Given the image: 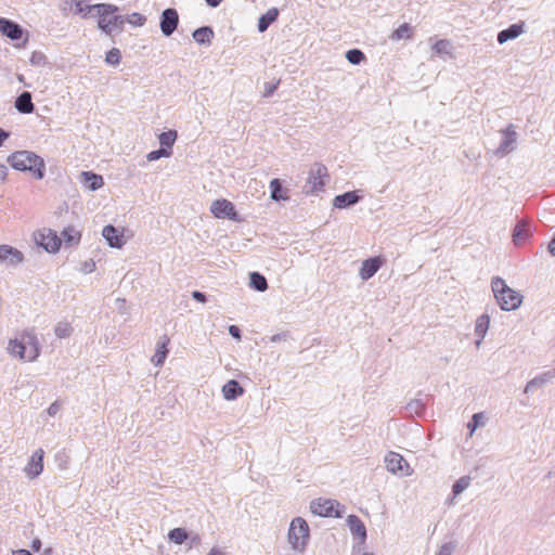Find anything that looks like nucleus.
<instances>
[{
  "label": "nucleus",
  "mask_w": 555,
  "mask_h": 555,
  "mask_svg": "<svg viewBox=\"0 0 555 555\" xmlns=\"http://www.w3.org/2000/svg\"><path fill=\"white\" fill-rule=\"evenodd\" d=\"M94 17H98V27L107 36L120 34L125 26V16L118 15V7L109 3L94 4Z\"/></svg>",
  "instance_id": "f257e3e1"
},
{
  "label": "nucleus",
  "mask_w": 555,
  "mask_h": 555,
  "mask_svg": "<svg viewBox=\"0 0 555 555\" xmlns=\"http://www.w3.org/2000/svg\"><path fill=\"white\" fill-rule=\"evenodd\" d=\"M491 288L499 307L504 311H514L522 304V295L512 289L500 276L491 281Z\"/></svg>",
  "instance_id": "f03ea898"
},
{
  "label": "nucleus",
  "mask_w": 555,
  "mask_h": 555,
  "mask_svg": "<svg viewBox=\"0 0 555 555\" xmlns=\"http://www.w3.org/2000/svg\"><path fill=\"white\" fill-rule=\"evenodd\" d=\"M8 162L11 166L21 171H31L36 179L44 177L46 165L43 159L30 151H17L9 156Z\"/></svg>",
  "instance_id": "7ed1b4c3"
},
{
  "label": "nucleus",
  "mask_w": 555,
  "mask_h": 555,
  "mask_svg": "<svg viewBox=\"0 0 555 555\" xmlns=\"http://www.w3.org/2000/svg\"><path fill=\"white\" fill-rule=\"evenodd\" d=\"M310 539V528L302 517H295L291 521L287 540L295 552L304 553Z\"/></svg>",
  "instance_id": "20e7f679"
},
{
  "label": "nucleus",
  "mask_w": 555,
  "mask_h": 555,
  "mask_svg": "<svg viewBox=\"0 0 555 555\" xmlns=\"http://www.w3.org/2000/svg\"><path fill=\"white\" fill-rule=\"evenodd\" d=\"M35 243L48 253H56L60 249L62 240L57 233L51 229L43 228L34 233Z\"/></svg>",
  "instance_id": "39448f33"
},
{
  "label": "nucleus",
  "mask_w": 555,
  "mask_h": 555,
  "mask_svg": "<svg viewBox=\"0 0 555 555\" xmlns=\"http://www.w3.org/2000/svg\"><path fill=\"white\" fill-rule=\"evenodd\" d=\"M339 507L340 504L331 499L319 498L310 503L311 512L321 517H341V513L338 511Z\"/></svg>",
  "instance_id": "423d86ee"
},
{
  "label": "nucleus",
  "mask_w": 555,
  "mask_h": 555,
  "mask_svg": "<svg viewBox=\"0 0 555 555\" xmlns=\"http://www.w3.org/2000/svg\"><path fill=\"white\" fill-rule=\"evenodd\" d=\"M385 465L387 470L391 474L411 476L413 473L405 459L397 452L387 453V455L385 456Z\"/></svg>",
  "instance_id": "0eeeda50"
},
{
  "label": "nucleus",
  "mask_w": 555,
  "mask_h": 555,
  "mask_svg": "<svg viewBox=\"0 0 555 555\" xmlns=\"http://www.w3.org/2000/svg\"><path fill=\"white\" fill-rule=\"evenodd\" d=\"M210 211L216 218H228L233 221L240 220L234 205L228 199L214 201L210 206Z\"/></svg>",
  "instance_id": "6e6552de"
},
{
  "label": "nucleus",
  "mask_w": 555,
  "mask_h": 555,
  "mask_svg": "<svg viewBox=\"0 0 555 555\" xmlns=\"http://www.w3.org/2000/svg\"><path fill=\"white\" fill-rule=\"evenodd\" d=\"M501 133L503 138L495 151V155L498 156H504L514 151L518 138L515 126L513 124H509L504 130L501 131Z\"/></svg>",
  "instance_id": "1a4fd4ad"
},
{
  "label": "nucleus",
  "mask_w": 555,
  "mask_h": 555,
  "mask_svg": "<svg viewBox=\"0 0 555 555\" xmlns=\"http://www.w3.org/2000/svg\"><path fill=\"white\" fill-rule=\"evenodd\" d=\"M179 25V14L176 9L168 8L162 12L159 27L164 36H171Z\"/></svg>",
  "instance_id": "9d476101"
},
{
  "label": "nucleus",
  "mask_w": 555,
  "mask_h": 555,
  "mask_svg": "<svg viewBox=\"0 0 555 555\" xmlns=\"http://www.w3.org/2000/svg\"><path fill=\"white\" fill-rule=\"evenodd\" d=\"M89 2L90 0H63V11L68 10L82 18L94 17L95 10H91L94 4Z\"/></svg>",
  "instance_id": "9b49d317"
},
{
  "label": "nucleus",
  "mask_w": 555,
  "mask_h": 555,
  "mask_svg": "<svg viewBox=\"0 0 555 555\" xmlns=\"http://www.w3.org/2000/svg\"><path fill=\"white\" fill-rule=\"evenodd\" d=\"M43 455L44 451L42 449L36 450L30 456L27 465L25 466V474L30 479L38 477L43 470Z\"/></svg>",
  "instance_id": "f8f14e48"
},
{
  "label": "nucleus",
  "mask_w": 555,
  "mask_h": 555,
  "mask_svg": "<svg viewBox=\"0 0 555 555\" xmlns=\"http://www.w3.org/2000/svg\"><path fill=\"white\" fill-rule=\"evenodd\" d=\"M327 177V169L322 164H314L309 172L308 183L311 185V192L318 191L324 186V178Z\"/></svg>",
  "instance_id": "ddd939ff"
},
{
  "label": "nucleus",
  "mask_w": 555,
  "mask_h": 555,
  "mask_svg": "<svg viewBox=\"0 0 555 555\" xmlns=\"http://www.w3.org/2000/svg\"><path fill=\"white\" fill-rule=\"evenodd\" d=\"M384 259L382 257H372L364 260L361 264L359 275L363 281L370 280L383 266Z\"/></svg>",
  "instance_id": "4468645a"
},
{
  "label": "nucleus",
  "mask_w": 555,
  "mask_h": 555,
  "mask_svg": "<svg viewBox=\"0 0 555 555\" xmlns=\"http://www.w3.org/2000/svg\"><path fill=\"white\" fill-rule=\"evenodd\" d=\"M0 33L11 40H18L24 34V29L17 23L5 17H0Z\"/></svg>",
  "instance_id": "2eb2a0df"
},
{
  "label": "nucleus",
  "mask_w": 555,
  "mask_h": 555,
  "mask_svg": "<svg viewBox=\"0 0 555 555\" xmlns=\"http://www.w3.org/2000/svg\"><path fill=\"white\" fill-rule=\"evenodd\" d=\"M102 235L107 241L108 245L114 248H121L126 243L122 231L112 224L103 228Z\"/></svg>",
  "instance_id": "dca6fc26"
},
{
  "label": "nucleus",
  "mask_w": 555,
  "mask_h": 555,
  "mask_svg": "<svg viewBox=\"0 0 555 555\" xmlns=\"http://www.w3.org/2000/svg\"><path fill=\"white\" fill-rule=\"evenodd\" d=\"M23 344L26 347V360L34 361L39 356V343L34 333L26 332L22 335Z\"/></svg>",
  "instance_id": "f3484780"
},
{
  "label": "nucleus",
  "mask_w": 555,
  "mask_h": 555,
  "mask_svg": "<svg viewBox=\"0 0 555 555\" xmlns=\"http://www.w3.org/2000/svg\"><path fill=\"white\" fill-rule=\"evenodd\" d=\"M360 199L361 196L358 195L357 191H349L335 196L333 205L335 208L344 209L352 205H356L357 203L360 202Z\"/></svg>",
  "instance_id": "a211bd4d"
},
{
  "label": "nucleus",
  "mask_w": 555,
  "mask_h": 555,
  "mask_svg": "<svg viewBox=\"0 0 555 555\" xmlns=\"http://www.w3.org/2000/svg\"><path fill=\"white\" fill-rule=\"evenodd\" d=\"M0 260H9L12 264H18L24 260V255L12 246L0 245Z\"/></svg>",
  "instance_id": "6ab92c4d"
},
{
  "label": "nucleus",
  "mask_w": 555,
  "mask_h": 555,
  "mask_svg": "<svg viewBox=\"0 0 555 555\" xmlns=\"http://www.w3.org/2000/svg\"><path fill=\"white\" fill-rule=\"evenodd\" d=\"M244 393L243 387L240 385V383L235 379L228 380L222 386V395L223 398L228 401H232L237 399L240 396Z\"/></svg>",
  "instance_id": "aec40b11"
},
{
  "label": "nucleus",
  "mask_w": 555,
  "mask_h": 555,
  "mask_svg": "<svg viewBox=\"0 0 555 555\" xmlns=\"http://www.w3.org/2000/svg\"><path fill=\"white\" fill-rule=\"evenodd\" d=\"M15 108L22 114H30L35 109V105L33 103L31 93L28 91L22 92L15 100L14 103Z\"/></svg>",
  "instance_id": "412c9836"
},
{
  "label": "nucleus",
  "mask_w": 555,
  "mask_h": 555,
  "mask_svg": "<svg viewBox=\"0 0 555 555\" xmlns=\"http://www.w3.org/2000/svg\"><path fill=\"white\" fill-rule=\"evenodd\" d=\"M169 343L168 336L164 335L160 337L159 341L157 343V349L152 357V362L155 366H162L167 358L168 349L167 345Z\"/></svg>",
  "instance_id": "4be33fe9"
},
{
  "label": "nucleus",
  "mask_w": 555,
  "mask_h": 555,
  "mask_svg": "<svg viewBox=\"0 0 555 555\" xmlns=\"http://www.w3.org/2000/svg\"><path fill=\"white\" fill-rule=\"evenodd\" d=\"M553 378H555V369L547 371V372L532 378L531 380H529L527 383L524 391H525V393H529L534 388L543 387L546 383H548Z\"/></svg>",
  "instance_id": "5701e85b"
},
{
  "label": "nucleus",
  "mask_w": 555,
  "mask_h": 555,
  "mask_svg": "<svg viewBox=\"0 0 555 555\" xmlns=\"http://www.w3.org/2000/svg\"><path fill=\"white\" fill-rule=\"evenodd\" d=\"M530 236L529 224L526 220H520L513 230V242L516 245L522 244Z\"/></svg>",
  "instance_id": "b1692460"
},
{
  "label": "nucleus",
  "mask_w": 555,
  "mask_h": 555,
  "mask_svg": "<svg viewBox=\"0 0 555 555\" xmlns=\"http://www.w3.org/2000/svg\"><path fill=\"white\" fill-rule=\"evenodd\" d=\"M522 25L513 24L508 28L501 30L498 34V42L500 44L505 43L508 40L515 39L522 34Z\"/></svg>",
  "instance_id": "393cba45"
},
{
  "label": "nucleus",
  "mask_w": 555,
  "mask_h": 555,
  "mask_svg": "<svg viewBox=\"0 0 555 555\" xmlns=\"http://www.w3.org/2000/svg\"><path fill=\"white\" fill-rule=\"evenodd\" d=\"M81 177L85 188L90 191H96L104 184L103 178L100 175L85 171L81 173Z\"/></svg>",
  "instance_id": "a878e982"
},
{
  "label": "nucleus",
  "mask_w": 555,
  "mask_h": 555,
  "mask_svg": "<svg viewBox=\"0 0 555 555\" xmlns=\"http://www.w3.org/2000/svg\"><path fill=\"white\" fill-rule=\"evenodd\" d=\"M278 16L279 11L275 8L269 9L264 14H262L258 20L259 33H264L270 25L276 21Z\"/></svg>",
  "instance_id": "bb28decb"
},
{
  "label": "nucleus",
  "mask_w": 555,
  "mask_h": 555,
  "mask_svg": "<svg viewBox=\"0 0 555 555\" xmlns=\"http://www.w3.org/2000/svg\"><path fill=\"white\" fill-rule=\"evenodd\" d=\"M193 39L199 44H210L214 31L209 26H202L193 31Z\"/></svg>",
  "instance_id": "cd10ccee"
},
{
  "label": "nucleus",
  "mask_w": 555,
  "mask_h": 555,
  "mask_svg": "<svg viewBox=\"0 0 555 555\" xmlns=\"http://www.w3.org/2000/svg\"><path fill=\"white\" fill-rule=\"evenodd\" d=\"M347 522L349 525L350 531L362 539L366 538V529L363 521L356 515H349Z\"/></svg>",
  "instance_id": "c85d7f7f"
},
{
  "label": "nucleus",
  "mask_w": 555,
  "mask_h": 555,
  "mask_svg": "<svg viewBox=\"0 0 555 555\" xmlns=\"http://www.w3.org/2000/svg\"><path fill=\"white\" fill-rule=\"evenodd\" d=\"M249 286L257 292H264L268 289V282L259 272H251L249 274Z\"/></svg>",
  "instance_id": "c756f323"
},
{
  "label": "nucleus",
  "mask_w": 555,
  "mask_h": 555,
  "mask_svg": "<svg viewBox=\"0 0 555 555\" xmlns=\"http://www.w3.org/2000/svg\"><path fill=\"white\" fill-rule=\"evenodd\" d=\"M490 325V317L486 313L477 318L475 324V334L481 339L485 338Z\"/></svg>",
  "instance_id": "7c9ffc66"
},
{
  "label": "nucleus",
  "mask_w": 555,
  "mask_h": 555,
  "mask_svg": "<svg viewBox=\"0 0 555 555\" xmlns=\"http://www.w3.org/2000/svg\"><path fill=\"white\" fill-rule=\"evenodd\" d=\"M81 234L74 227H66L62 231V238L68 245H76L79 243Z\"/></svg>",
  "instance_id": "2f4dec72"
},
{
  "label": "nucleus",
  "mask_w": 555,
  "mask_h": 555,
  "mask_svg": "<svg viewBox=\"0 0 555 555\" xmlns=\"http://www.w3.org/2000/svg\"><path fill=\"white\" fill-rule=\"evenodd\" d=\"M168 539L170 542L181 545L188 541L189 532L184 528H175L169 531Z\"/></svg>",
  "instance_id": "473e14b6"
},
{
  "label": "nucleus",
  "mask_w": 555,
  "mask_h": 555,
  "mask_svg": "<svg viewBox=\"0 0 555 555\" xmlns=\"http://www.w3.org/2000/svg\"><path fill=\"white\" fill-rule=\"evenodd\" d=\"M271 198L275 202L285 201L288 198L287 195L283 194V186L279 179H273L270 182Z\"/></svg>",
  "instance_id": "72a5a7b5"
},
{
  "label": "nucleus",
  "mask_w": 555,
  "mask_h": 555,
  "mask_svg": "<svg viewBox=\"0 0 555 555\" xmlns=\"http://www.w3.org/2000/svg\"><path fill=\"white\" fill-rule=\"evenodd\" d=\"M25 348L26 347L23 344V339L21 338L11 340L8 349L12 356L26 360Z\"/></svg>",
  "instance_id": "f704fd0d"
},
{
  "label": "nucleus",
  "mask_w": 555,
  "mask_h": 555,
  "mask_svg": "<svg viewBox=\"0 0 555 555\" xmlns=\"http://www.w3.org/2000/svg\"><path fill=\"white\" fill-rule=\"evenodd\" d=\"M177 131L176 130H169L166 132H162L158 137L160 146L164 149H171L177 140Z\"/></svg>",
  "instance_id": "c9c22d12"
},
{
  "label": "nucleus",
  "mask_w": 555,
  "mask_h": 555,
  "mask_svg": "<svg viewBox=\"0 0 555 555\" xmlns=\"http://www.w3.org/2000/svg\"><path fill=\"white\" fill-rule=\"evenodd\" d=\"M431 49L437 55H450L452 53V46L446 39L438 40Z\"/></svg>",
  "instance_id": "e433bc0d"
},
{
  "label": "nucleus",
  "mask_w": 555,
  "mask_h": 555,
  "mask_svg": "<svg viewBox=\"0 0 555 555\" xmlns=\"http://www.w3.org/2000/svg\"><path fill=\"white\" fill-rule=\"evenodd\" d=\"M472 478L469 476H463L459 478L452 486V493L454 496L460 495L470 485Z\"/></svg>",
  "instance_id": "4c0bfd02"
},
{
  "label": "nucleus",
  "mask_w": 555,
  "mask_h": 555,
  "mask_svg": "<svg viewBox=\"0 0 555 555\" xmlns=\"http://www.w3.org/2000/svg\"><path fill=\"white\" fill-rule=\"evenodd\" d=\"M406 410L410 414L420 416L425 412V403L421 399H413L406 404Z\"/></svg>",
  "instance_id": "58836bf2"
},
{
  "label": "nucleus",
  "mask_w": 555,
  "mask_h": 555,
  "mask_svg": "<svg viewBox=\"0 0 555 555\" xmlns=\"http://www.w3.org/2000/svg\"><path fill=\"white\" fill-rule=\"evenodd\" d=\"M412 35V29L409 24L404 23L400 25L392 34L391 39L392 40H401V39H408Z\"/></svg>",
  "instance_id": "ea45409f"
},
{
  "label": "nucleus",
  "mask_w": 555,
  "mask_h": 555,
  "mask_svg": "<svg viewBox=\"0 0 555 555\" xmlns=\"http://www.w3.org/2000/svg\"><path fill=\"white\" fill-rule=\"evenodd\" d=\"M346 59L348 60L349 63L358 65L365 59V55L359 49H351L347 51Z\"/></svg>",
  "instance_id": "a19ab883"
},
{
  "label": "nucleus",
  "mask_w": 555,
  "mask_h": 555,
  "mask_svg": "<svg viewBox=\"0 0 555 555\" xmlns=\"http://www.w3.org/2000/svg\"><path fill=\"white\" fill-rule=\"evenodd\" d=\"M129 23L133 26L141 27L145 24L146 17L141 13L133 12L127 16H125V23Z\"/></svg>",
  "instance_id": "79ce46f5"
},
{
  "label": "nucleus",
  "mask_w": 555,
  "mask_h": 555,
  "mask_svg": "<svg viewBox=\"0 0 555 555\" xmlns=\"http://www.w3.org/2000/svg\"><path fill=\"white\" fill-rule=\"evenodd\" d=\"M483 414L482 413H475L473 416H472V420L468 422L467 424V427L469 429V437L473 436V434L475 433V430L479 427V426H482L483 425Z\"/></svg>",
  "instance_id": "37998d69"
},
{
  "label": "nucleus",
  "mask_w": 555,
  "mask_h": 555,
  "mask_svg": "<svg viewBox=\"0 0 555 555\" xmlns=\"http://www.w3.org/2000/svg\"><path fill=\"white\" fill-rule=\"evenodd\" d=\"M121 53L119 49L113 48L106 53L105 62L109 65L117 66L120 63Z\"/></svg>",
  "instance_id": "c03bdc74"
},
{
  "label": "nucleus",
  "mask_w": 555,
  "mask_h": 555,
  "mask_svg": "<svg viewBox=\"0 0 555 555\" xmlns=\"http://www.w3.org/2000/svg\"><path fill=\"white\" fill-rule=\"evenodd\" d=\"M171 155V150H167L160 146V149L156 151H152L147 154V160L153 162L157 160L162 157H169Z\"/></svg>",
  "instance_id": "a18cd8bd"
},
{
  "label": "nucleus",
  "mask_w": 555,
  "mask_h": 555,
  "mask_svg": "<svg viewBox=\"0 0 555 555\" xmlns=\"http://www.w3.org/2000/svg\"><path fill=\"white\" fill-rule=\"evenodd\" d=\"M54 332L59 338H66L72 333V326L68 323H59Z\"/></svg>",
  "instance_id": "49530a36"
},
{
  "label": "nucleus",
  "mask_w": 555,
  "mask_h": 555,
  "mask_svg": "<svg viewBox=\"0 0 555 555\" xmlns=\"http://www.w3.org/2000/svg\"><path fill=\"white\" fill-rule=\"evenodd\" d=\"M30 63L35 66H44L47 64V56L40 51H34L30 56Z\"/></svg>",
  "instance_id": "de8ad7c7"
},
{
  "label": "nucleus",
  "mask_w": 555,
  "mask_h": 555,
  "mask_svg": "<svg viewBox=\"0 0 555 555\" xmlns=\"http://www.w3.org/2000/svg\"><path fill=\"white\" fill-rule=\"evenodd\" d=\"M455 550L454 542L443 543L436 555H452Z\"/></svg>",
  "instance_id": "09e8293b"
},
{
  "label": "nucleus",
  "mask_w": 555,
  "mask_h": 555,
  "mask_svg": "<svg viewBox=\"0 0 555 555\" xmlns=\"http://www.w3.org/2000/svg\"><path fill=\"white\" fill-rule=\"evenodd\" d=\"M279 83H280V81H276V82H266L264 83L263 96L264 98L271 96L274 93V91L278 89Z\"/></svg>",
  "instance_id": "8fccbe9b"
},
{
  "label": "nucleus",
  "mask_w": 555,
  "mask_h": 555,
  "mask_svg": "<svg viewBox=\"0 0 555 555\" xmlns=\"http://www.w3.org/2000/svg\"><path fill=\"white\" fill-rule=\"evenodd\" d=\"M202 542L201 535L197 533L189 534L188 539V550H191L194 546H198Z\"/></svg>",
  "instance_id": "3c124183"
},
{
  "label": "nucleus",
  "mask_w": 555,
  "mask_h": 555,
  "mask_svg": "<svg viewBox=\"0 0 555 555\" xmlns=\"http://www.w3.org/2000/svg\"><path fill=\"white\" fill-rule=\"evenodd\" d=\"M61 409V404L59 401H54L53 403L50 404V406L48 408L47 410V413L50 415V416H54L59 413Z\"/></svg>",
  "instance_id": "603ef678"
},
{
  "label": "nucleus",
  "mask_w": 555,
  "mask_h": 555,
  "mask_svg": "<svg viewBox=\"0 0 555 555\" xmlns=\"http://www.w3.org/2000/svg\"><path fill=\"white\" fill-rule=\"evenodd\" d=\"M94 269H95V263L93 261H86L82 264L81 271L83 273H91L94 271Z\"/></svg>",
  "instance_id": "864d4df0"
},
{
  "label": "nucleus",
  "mask_w": 555,
  "mask_h": 555,
  "mask_svg": "<svg viewBox=\"0 0 555 555\" xmlns=\"http://www.w3.org/2000/svg\"><path fill=\"white\" fill-rule=\"evenodd\" d=\"M229 334L235 339L241 338V330L236 325L229 326Z\"/></svg>",
  "instance_id": "5fc2aeb1"
},
{
  "label": "nucleus",
  "mask_w": 555,
  "mask_h": 555,
  "mask_svg": "<svg viewBox=\"0 0 555 555\" xmlns=\"http://www.w3.org/2000/svg\"><path fill=\"white\" fill-rule=\"evenodd\" d=\"M192 297L198 302H205L207 300L206 295L199 291H194Z\"/></svg>",
  "instance_id": "6e6d98bb"
},
{
  "label": "nucleus",
  "mask_w": 555,
  "mask_h": 555,
  "mask_svg": "<svg viewBox=\"0 0 555 555\" xmlns=\"http://www.w3.org/2000/svg\"><path fill=\"white\" fill-rule=\"evenodd\" d=\"M30 547H31V550L34 552H39L40 548H41V541H40V539L39 538L34 539L33 542H31Z\"/></svg>",
  "instance_id": "4d7b16f0"
},
{
  "label": "nucleus",
  "mask_w": 555,
  "mask_h": 555,
  "mask_svg": "<svg viewBox=\"0 0 555 555\" xmlns=\"http://www.w3.org/2000/svg\"><path fill=\"white\" fill-rule=\"evenodd\" d=\"M10 133L0 128V146L3 145L4 141L9 138Z\"/></svg>",
  "instance_id": "13d9d810"
},
{
  "label": "nucleus",
  "mask_w": 555,
  "mask_h": 555,
  "mask_svg": "<svg viewBox=\"0 0 555 555\" xmlns=\"http://www.w3.org/2000/svg\"><path fill=\"white\" fill-rule=\"evenodd\" d=\"M8 168L3 164H0V181H3L7 177Z\"/></svg>",
  "instance_id": "bf43d9fd"
},
{
  "label": "nucleus",
  "mask_w": 555,
  "mask_h": 555,
  "mask_svg": "<svg viewBox=\"0 0 555 555\" xmlns=\"http://www.w3.org/2000/svg\"><path fill=\"white\" fill-rule=\"evenodd\" d=\"M208 555H225V553H224V552H222V551H221L220 548H218V547H212V548L209 551Z\"/></svg>",
  "instance_id": "052dcab7"
},
{
  "label": "nucleus",
  "mask_w": 555,
  "mask_h": 555,
  "mask_svg": "<svg viewBox=\"0 0 555 555\" xmlns=\"http://www.w3.org/2000/svg\"><path fill=\"white\" fill-rule=\"evenodd\" d=\"M205 1L211 8H216L222 2V0H205Z\"/></svg>",
  "instance_id": "680f3d73"
},
{
  "label": "nucleus",
  "mask_w": 555,
  "mask_h": 555,
  "mask_svg": "<svg viewBox=\"0 0 555 555\" xmlns=\"http://www.w3.org/2000/svg\"><path fill=\"white\" fill-rule=\"evenodd\" d=\"M13 555H33V554L25 548H21V550L13 552Z\"/></svg>",
  "instance_id": "e2e57ef3"
},
{
  "label": "nucleus",
  "mask_w": 555,
  "mask_h": 555,
  "mask_svg": "<svg viewBox=\"0 0 555 555\" xmlns=\"http://www.w3.org/2000/svg\"><path fill=\"white\" fill-rule=\"evenodd\" d=\"M284 336L282 334H275L271 337L272 341H280Z\"/></svg>",
  "instance_id": "0e129e2a"
},
{
  "label": "nucleus",
  "mask_w": 555,
  "mask_h": 555,
  "mask_svg": "<svg viewBox=\"0 0 555 555\" xmlns=\"http://www.w3.org/2000/svg\"><path fill=\"white\" fill-rule=\"evenodd\" d=\"M482 340H483V339H481L480 337H478V339H477V340H476V343H475V345H476V347H477V348L481 345Z\"/></svg>",
  "instance_id": "69168bd1"
},
{
  "label": "nucleus",
  "mask_w": 555,
  "mask_h": 555,
  "mask_svg": "<svg viewBox=\"0 0 555 555\" xmlns=\"http://www.w3.org/2000/svg\"><path fill=\"white\" fill-rule=\"evenodd\" d=\"M17 79H18V81H21V82H23L24 85H26V83L24 82V76H23V75H17Z\"/></svg>",
  "instance_id": "338daca9"
},
{
  "label": "nucleus",
  "mask_w": 555,
  "mask_h": 555,
  "mask_svg": "<svg viewBox=\"0 0 555 555\" xmlns=\"http://www.w3.org/2000/svg\"><path fill=\"white\" fill-rule=\"evenodd\" d=\"M363 555H374L373 553H363Z\"/></svg>",
  "instance_id": "774afa93"
}]
</instances>
